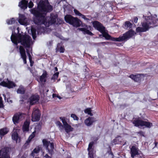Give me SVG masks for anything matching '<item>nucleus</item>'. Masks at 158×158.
I'll return each instance as SVG.
<instances>
[{
  "label": "nucleus",
  "mask_w": 158,
  "mask_h": 158,
  "mask_svg": "<svg viewBox=\"0 0 158 158\" xmlns=\"http://www.w3.org/2000/svg\"><path fill=\"white\" fill-rule=\"evenodd\" d=\"M32 13L35 16L33 19L34 23L37 25L44 24L47 25L48 26L55 23L56 19L58 18L57 15L51 13L50 17L48 19L45 17L46 13H42L39 11L34 9H32Z\"/></svg>",
  "instance_id": "1"
},
{
  "label": "nucleus",
  "mask_w": 158,
  "mask_h": 158,
  "mask_svg": "<svg viewBox=\"0 0 158 158\" xmlns=\"http://www.w3.org/2000/svg\"><path fill=\"white\" fill-rule=\"evenodd\" d=\"M157 15H155L153 16L151 15L150 16H145V21L141 23L142 27H138L136 28V31L137 33L144 32L148 31L151 28L157 26L156 18Z\"/></svg>",
  "instance_id": "2"
},
{
  "label": "nucleus",
  "mask_w": 158,
  "mask_h": 158,
  "mask_svg": "<svg viewBox=\"0 0 158 158\" xmlns=\"http://www.w3.org/2000/svg\"><path fill=\"white\" fill-rule=\"evenodd\" d=\"M136 34V33L134 30H130L123 34V35L120 36L119 37L114 38L111 36L109 40L118 42L127 41L129 39L131 38Z\"/></svg>",
  "instance_id": "3"
},
{
  "label": "nucleus",
  "mask_w": 158,
  "mask_h": 158,
  "mask_svg": "<svg viewBox=\"0 0 158 158\" xmlns=\"http://www.w3.org/2000/svg\"><path fill=\"white\" fill-rule=\"evenodd\" d=\"M19 43H21L22 45L25 48H30L31 46V42L32 39L28 35L22 34L19 33Z\"/></svg>",
  "instance_id": "4"
},
{
  "label": "nucleus",
  "mask_w": 158,
  "mask_h": 158,
  "mask_svg": "<svg viewBox=\"0 0 158 158\" xmlns=\"http://www.w3.org/2000/svg\"><path fill=\"white\" fill-rule=\"evenodd\" d=\"M39 10L41 12H50L53 10L52 6L50 4L48 1L45 0L40 1L38 5Z\"/></svg>",
  "instance_id": "5"
},
{
  "label": "nucleus",
  "mask_w": 158,
  "mask_h": 158,
  "mask_svg": "<svg viewBox=\"0 0 158 158\" xmlns=\"http://www.w3.org/2000/svg\"><path fill=\"white\" fill-rule=\"evenodd\" d=\"M65 22L73 26L79 27L82 22L77 17L74 18L71 15H66L64 17Z\"/></svg>",
  "instance_id": "6"
},
{
  "label": "nucleus",
  "mask_w": 158,
  "mask_h": 158,
  "mask_svg": "<svg viewBox=\"0 0 158 158\" xmlns=\"http://www.w3.org/2000/svg\"><path fill=\"white\" fill-rule=\"evenodd\" d=\"M133 123L135 126L137 127H143L148 128H150L152 126V124L150 122L143 121L139 119H135L133 122Z\"/></svg>",
  "instance_id": "7"
},
{
  "label": "nucleus",
  "mask_w": 158,
  "mask_h": 158,
  "mask_svg": "<svg viewBox=\"0 0 158 158\" xmlns=\"http://www.w3.org/2000/svg\"><path fill=\"white\" fill-rule=\"evenodd\" d=\"M82 28H79V30L83 32V33L85 34H88L91 36L94 35V34L90 31L92 28L91 26L89 25H87L85 24H82Z\"/></svg>",
  "instance_id": "8"
},
{
  "label": "nucleus",
  "mask_w": 158,
  "mask_h": 158,
  "mask_svg": "<svg viewBox=\"0 0 158 158\" xmlns=\"http://www.w3.org/2000/svg\"><path fill=\"white\" fill-rule=\"evenodd\" d=\"M43 143L46 149H47L49 153L52 154L53 149H54V144L52 143H51L50 141H47L46 139H43Z\"/></svg>",
  "instance_id": "9"
},
{
  "label": "nucleus",
  "mask_w": 158,
  "mask_h": 158,
  "mask_svg": "<svg viewBox=\"0 0 158 158\" xmlns=\"http://www.w3.org/2000/svg\"><path fill=\"white\" fill-rule=\"evenodd\" d=\"M93 27L96 30L99 31L101 33L105 29V27L102 24L97 21H95L92 22Z\"/></svg>",
  "instance_id": "10"
},
{
  "label": "nucleus",
  "mask_w": 158,
  "mask_h": 158,
  "mask_svg": "<svg viewBox=\"0 0 158 158\" xmlns=\"http://www.w3.org/2000/svg\"><path fill=\"white\" fill-rule=\"evenodd\" d=\"M40 114L37 109H34L31 115V120L33 122L37 121L40 118Z\"/></svg>",
  "instance_id": "11"
},
{
  "label": "nucleus",
  "mask_w": 158,
  "mask_h": 158,
  "mask_svg": "<svg viewBox=\"0 0 158 158\" xmlns=\"http://www.w3.org/2000/svg\"><path fill=\"white\" fill-rule=\"evenodd\" d=\"M24 118V114L23 113H16L14 115L12 120L14 123L16 124L22 120Z\"/></svg>",
  "instance_id": "12"
},
{
  "label": "nucleus",
  "mask_w": 158,
  "mask_h": 158,
  "mask_svg": "<svg viewBox=\"0 0 158 158\" xmlns=\"http://www.w3.org/2000/svg\"><path fill=\"white\" fill-rule=\"evenodd\" d=\"M0 158H10L9 154V149L7 148H4L0 150Z\"/></svg>",
  "instance_id": "13"
},
{
  "label": "nucleus",
  "mask_w": 158,
  "mask_h": 158,
  "mask_svg": "<svg viewBox=\"0 0 158 158\" xmlns=\"http://www.w3.org/2000/svg\"><path fill=\"white\" fill-rule=\"evenodd\" d=\"M27 19L25 15L23 14H20L19 16L18 22L22 25H27Z\"/></svg>",
  "instance_id": "14"
},
{
  "label": "nucleus",
  "mask_w": 158,
  "mask_h": 158,
  "mask_svg": "<svg viewBox=\"0 0 158 158\" xmlns=\"http://www.w3.org/2000/svg\"><path fill=\"white\" fill-rule=\"evenodd\" d=\"M0 85L7 87L9 88H13L15 86V85L13 82L9 81L8 80L7 82L3 81L0 83Z\"/></svg>",
  "instance_id": "15"
},
{
  "label": "nucleus",
  "mask_w": 158,
  "mask_h": 158,
  "mask_svg": "<svg viewBox=\"0 0 158 158\" xmlns=\"http://www.w3.org/2000/svg\"><path fill=\"white\" fill-rule=\"evenodd\" d=\"M18 35L19 34H17L15 33H12L10 37L11 41L16 46L17 45L18 43H19Z\"/></svg>",
  "instance_id": "16"
},
{
  "label": "nucleus",
  "mask_w": 158,
  "mask_h": 158,
  "mask_svg": "<svg viewBox=\"0 0 158 158\" xmlns=\"http://www.w3.org/2000/svg\"><path fill=\"white\" fill-rule=\"evenodd\" d=\"M19 50L21 58L23 59L24 63L26 64L27 61L25 50L23 47L21 46H20Z\"/></svg>",
  "instance_id": "17"
},
{
  "label": "nucleus",
  "mask_w": 158,
  "mask_h": 158,
  "mask_svg": "<svg viewBox=\"0 0 158 158\" xmlns=\"http://www.w3.org/2000/svg\"><path fill=\"white\" fill-rule=\"evenodd\" d=\"M28 1L26 0H22L19 3V6L21 9L25 10L28 7Z\"/></svg>",
  "instance_id": "18"
},
{
  "label": "nucleus",
  "mask_w": 158,
  "mask_h": 158,
  "mask_svg": "<svg viewBox=\"0 0 158 158\" xmlns=\"http://www.w3.org/2000/svg\"><path fill=\"white\" fill-rule=\"evenodd\" d=\"M39 97L38 95H33L30 98L29 102L31 105H33L39 100Z\"/></svg>",
  "instance_id": "19"
},
{
  "label": "nucleus",
  "mask_w": 158,
  "mask_h": 158,
  "mask_svg": "<svg viewBox=\"0 0 158 158\" xmlns=\"http://www.w3.org/2000/svg\"><path fill=\"white\" fill-rule=\"evenodd\" d=\"M96 121L95 118L93 117H89L85 120V123L87 126H90Z\"/></svg>",
  "instance_id": "20"
},
{
  "label": "nucleus",
  "mask_w": 158,
  "mask_h": 158,
  "mask_svg": "<svg viewBox=\"0 0 158 158\" xmlns=\"http://www.w3.org/2000/svg\"><path fill=\"white\" fill-rule=\"evenodd\" d=\"M138 150V148L135 146L132 147L131 149V156L133 158L135 155L139 154Z\"/></svg>",
  "instance_id": "21"
},
{
  "label": "nucleus",
  "mask_w": 158,
  "mask_h": 158,
  "mask_svg": "<svg viewBox=\"0 0 158 158\" xmlns=\"http://www.w3.org/2000/svg\"><path fill=\"white\" fill-rule=\"evenodd\" d=\"M74 12L76 15L81 16L82 18L84 20L87 21V22H88L90 20V19H89L86 18L85 15L82 14L77 10L76 9H74Z\"/></svg>",
  "instance_id": "22"
},
{
  "label": "nucleus",
  "mask_w": 158,
  "mask_h": 158,
  "mask_svg": "<svg viewBox=\"0 0 158 158\" xmlns=\"http://www.w3.org/2000/svg\"><path fill=\"white\" fill-rule=\"evenodd\" d=\"M133 24L129 21H126L125 22L123 25V27L126 29L132 30L131 29L132 27Z\"/></svg>",
  "instance_id": "23"
},
{
  "label": "nucleus",
  "mask_w": 158,
  "mask_h": 158,
  "mask_svg": "<svg viewBox=\"0 0 158 158\" xmlns=\"http://www.w3.org/2000/svg\"><path fill=\"white\" fill-rule=\"evenodd\" d=\"M26 89L22 85H20L17 89V92L18 94H23L25 93Z\"/></svg>",
  "instance_id": "24"
},
{
  "label": "nucleus",
  "mask_w": 158,
  "mask_h": 158,
  "mask_svg": "<svg viewBox=\"0 0 158 158\" xmlns=\"http://www.w3.org/2000/svg\"><path fill=\"white\" fill-rule=\"evenodd\" d=\"M12 138L13 140H15L17 142L18 136L17 130L15 129H14L12 132Z\"/></svg>",
  "instance_id": "25"
},
{
  "label": "nucleus",
  "mask_w": 158,
  "mask_h": 158,
  "mask_svg": "<svg viewBox=\"0 0 158 158\" xmlns=\"http://www.w3.org/2000/svg\"><path fill=\"white\" fill-rule=\"evenodd\" d=\"M47 74L46 71H44L42 75L40 77V80L41 82H45L47 77Z\"/></svg>",
  "instance_id": "26"
},
{
  "label": "nucleus",
  "mask_w": 158,
  "mask_h": 158,
  "mask_svg": "<svg viewBox=\"0 0 158 158\" xmlns=\"http://www.w3.org/2000/svg\"><path fill=\"white\" fill-rule=\"evenodd\" d=\"M42 148L41 146H39L36 147L32 151L31 155L34 156H35V154H37L40 151Z\"/></svg>",
  "instance_id": "27"
},
{
  "label": "nucleus",
  "mask_w": 158,
  "mask_h": 158,
  "mask_svg": "<svg viewBox=\"0 0 158 158\" xmlns=\"http://www.w3.org/2000/svg\"><path fill=\"white\" fill-rule=\"evenodd\" d=\"M9 131V130L7 128H4L0 130V137L1 138L3 136L6 134Z\"/></svg>",
  "instance_id": "28"
},
{
  "label": "nucleus",
  "mask_w": 158,
  "mask_h": 158,
  "mask_svg": "<svg viewBox=\"0 0 158 158\" xmlns=\"http://www.w3.org/2000/svg\"><path fill=\"white\" fill-rule=\"evenodd\" d=\"M63 127L65 131L67 133H68L70 131H72L73 130V128L68 124L64 126Z\"/></svg>",
  "instance_id": "29"
},
{
  "label": "nucleus",
  "mask_w": 158,
  "mask_h": 158,
  "mask_svg": "<svg viewBox=\"0 0 158 158\" xmlns=\"http://www.w3.org/2000/svg\"><path fill=\"white\" fill-rule=\"evenodd\" d=\"M129 77L135 81H139L140 79L139 76L138 75H134L132 74L130 75Z\"/></svg>",
  "instance_id": "30"
},
{
  "label": "nucleus",
  "mask_w": 158,
  "mask_h": 158,
  "mask_svg": "<svg viewBox=\"0 0 158 158\" xmlns=\"http://www.w3.org/2000/svg\"><path fill=\"white\" fill-rule=\"evenodd\" d=\"M102 35V36L104 37L106 39L109 40L111 36L109 35L107 32H105V29L104 30V31L101 32Z\"/></svg>",
  "instance_id": "31"
},
{
  "label": "nucleus",
  "mask_w": 158,
  "mask_h": 158,
  "mask_svg": "<svg viewBox=\"0 0 158 158\" xmlns=\"http://www.w3.org/2000/svg\"><path fill=\"white\" fill-rule=\"evenodd\" d=\"M56 126H58L59 129V130L61 131H62L64 130L63 125H62V123L59 121H57L56 122Z\"/></svg>",
  "instance_id": "32"
},
{
  "label": "nucleus",
  "mask_w": 158,
  "mask_h": 158,
  "mask_svg": "<svg viewBox=\"0 0 158 158\" xmlns=\"http://www.w3.org/2000/svg\"><path fill=\"white\" fill-rule=\"evenodd\" d=\"M29 123L28 122H26L24 123L23 127V130L24 131H27L29 129Z\"/></svg>",
  "instance_id": "33"
},
{
  "label": "nucleus",
  "mask_w": 158,
  "mask_h": 158,
  "mask_svg": "<svg viewBox=\"0 0 158 158\" xmlns=\"http://www.w3.org/2000/svg\"><path fill=\"white\" fill-rule=\"evenodd\" d=\"M31 31L32 34V35L33 39H35L36 38V29L32 27L31 29Z\"/></svg>",
  "instance_id": "34"
},
{
  "label": "nucleus",
  "mask_w": 158,
  "mask_h": 158,
  "mask_svg": "<svg viewBox=\"0 0 158 158\" xmlns=\"http://www.w3.org/2000/svg\"><path fill=\"white\" fill-rule=\"evenodd\" d=\"M56 72L53 75V76L52 77L51 79L53 81H55L56 79H57L58 77L59 73L57 72L58 70H55Z\"/></svg>",
  "instance_id": "35"
},
{
  "label": "nucleus",
  "mask_w": 158,
  "mask_h": 158,
  "mask_svg": "<svg viewBox=\"0 0 158 158\" xmlns=\"http://www.w3.org/2000/svg\"><path fill=\"white\" fill-rule=\"evenodd\" d=\"M88 158H94L96 156L95 153L94 151H90L88 152Z\"/></svg>",
  "instance_id": "36"
},
{
  "label": "nucleus",
  "mask_w": 158,
  "mask_h": 158,
  "mask_svg": "<svg viewBox=\"0 0 158 158\" xmlns=\"http://www.w3.org/2000/svg\"><path fill=\"white\" fill-rule=\"evenodd\" d=\"M15 20L14 18H12L10 19L6 20V22L8 24H12L15 23Z\"/></svg>",
  "instance_id": "37"
},
{
  "label": "nucleus",
  "mask_w": 158,
  "mask_h": 158,
  "mask_svg": "<svg viewBox=\"0 0 158 158\" xmlns=\"http://www.w3.org/2000/svg\"><path fill=\"white\" fill-rule=\"evenodd\" d=\"M35 132H34L32 133L30 135V136L29 137L28 140L26 142V143H29L30 142L31 140L35 136Z\"/></svg>",
  "instance_id": "38"
},
{
  "label": "nucleus",
  "mask_w": 158,
  "mask_h": 158,
  "mask_svg": "<svg viewBox=\"0 0 158 158\" xmlns=\"http://www.w3.org/2000/svg\"><path fill=\"white\" fill-rule=\"evenodd\" d=\"M91 111L92 110L90 108H88L85 109L84 110V112L85 113L87 114L90 116H92L93 114L91 113Z\"/></svg>",
  "instance_id": "39"
},
{
  "label": "nucleus",
  "mask_w": 158,
  "mask_h": 158,
  "mask_svg": "<svg viewBox=\"0 0 158 158\" xmlns=\"http://www.w3.org/2000/svg\"><path fill=\"white\" fill-rule=\"evenodd\" d=\"M94 142H92L89 143L88 148V152L90 151H94V149L92 148L94 144Z\"/></svg>",
  "instance_id": "40"
},
{
  "label": "nucleus",
  "mask_w": 158,
  "mask_h": 158,
  "mask_svg": "<svg viewBox=\"0 0 158 158\" xmlns=\"http://www.w3.org/2000/svg\"><path fill=\"white\" fill-rule=\"evenodd\" d=\"M60 119L62 121V122L63 124V126H64L68 124L66 120L65 117H60Z\"/></svg>",
  "instance_id": "41"
},
{
  "label": "nucleus",
  "mask_w": 158,
  "mask_h": 158,
  "mask_svg": "<svg viewBox=\"0 0 158 158\" xmlns=\"http://www.w3.org/2000/svg\"><path fill=\"white\" fill-rule=\"evenodd\" d=\"M57 51H59L60 53H64V52L65 49L64 47L61 46L60 48H57Z\"/></svg>",
  "instance_id": "42"
},
{
  "label": "nucleus",
  "mask_w": 158,
  "mask_h": 158,
  "mask_svg": "<svg viewBox=\"0 0 158 158\" xmlns=\"http://www.w3.org/2000/svg\"><path fill=\"white\" fill-rule=\"evenodd\" d=\"M34 4L31 1H30L28 4V6L29 8H32Z\"/></svg>",
  "instance_id": "43"
},
{
  "label": "nucleus",
  "mask_w": 158,
  "mask_h": 158,
  "mask_svg": "<svg viewBox=\"0 0 158 158\" xmlns=\"http://www.w3.org/2000/svg\"><path fill=\"white\" fill-rule=\"evenodd\" d=\"M26 51H27V54L28 55V57H29V61L30 62H31V60H32V57H31L30 54L29 53V50L28 49H27Z\"/></svg>",
  "instance_id": "44"
},
{
  "label": "nucleus",
  "mask_w": 158,
  "mask_h": 158,
  "mask_svg": "<svg viewBox=\"0 0 158 158\" xmlns=\"http://www.w3.org/2000/svg\"><path fill=\"white\" fill-rule=\"evenodd\" d=\"M71 116L72 118H73L74 120H78V118L75 114H71Z\"/></svg>",
  "instance_id": "45"
},
{
  "label": "nucleus",
  "mask_w": 158,
  "mask_h": 158,
  "mask_svg": "<svg viewBox=\"0 0 158 158\" xmlns=\"http://www.w3.org/2000/svg\"><path fill=\"white\" fill-rule=\"evenodd\" d=\"M137 133L138 134H140L141 136H144V132L142 131H140L139 132H137Z\"/></svg>",
  "instance_id": "46"
},
{
  "label": "nucleus",
  "mask_w": 158,
  "mask_h": 158,
  "mask_svg": "<svg viewBox=\"0 0 158 158\" xmlns=\"http://www.w3.org/2000/svg\"><path fill=\"white\" fill-rule=\"evenodd\" d=\"M138 18L137 17H135L134 18L133 22L134 23H137Z\"/></svg>",
  "instance_id": "47"
},
{
  "label": "nucleus",
  "mask_w": 158,
  "mask_h": 158,
  "mask_svg": "<svg viewBox=\"0 0 158 158\" xmlns=\"http://www.w3.org/2000/svg\"><path fill=\"white\" fill-rule=\"evenodd\" d=\"M3 106V104L2 101V98L0 97V107H2Z\"/></svg>",
  "instance_id": "48"
},
{
  "label": "nucleus",
  "mask_w": 158,
  "mask_h": 158,
  "mask_svg": "<svg viewBox=\"0 0 158 158\" xmlns=\"http://www.w3.org/2000/svg\"><path fill=\"white\" fill-rule=\"evenodd\" d=\"M155 66V65L154 64V63H152L150 65V69H152V68L153 69L154 68V67H153V66Z\"/></svg>",
  "instance_id": "49"
},
{
  "label": "nucleus",
  "mask_w": 158,
  "mask_h": 158,
  "mask_svg": "<svg viewBox=\"0 0 158 158\" xmlns=\"http://www.w3.org/2000/svg\"><path fill=\"white\" fill-rule=\"evenodd\" d=\"M44 157L46 158H51L50 156H49L48 154H46L45 156Z\"/></svg>",
  "instance_id": "50"
},
{
  "label": "nucleus",
  "mask_w": 158,
  "mask_h": 158,
  "mask_svg": "<svg viewBox=\"0 0 158 158\" xmlns=\"http://www.w3.org/2000/svg\"><path fill=\"white\" fill-rule=\"evenodd\" d=\"M30 65L31 66H32L33 65V64L34 63V61H32V60H31V62H30Z\"/></svg>",
  "instance_id": "51"
},
{
  "label": "nucleus",
  "mask_w": 158,
  "mask_h": 158,
  "mask_svg": "<svg viewBox=\"0 0 158 158\" xmlns=\"http://www.w3.org/2000/svg\"><path fill=\"white\" fill-rule=\"evenodd\" d=\"M52 97L53 98H54L56 97V94H53Z\"/></svg>",
  "instance_id": "52"
},
{
  "label": "nucleus",
  "mask_w": 158,
  "mask_h": 158,
  "mask_svg": "<svg viewBox=\"0 0 158 158\" xmlns=\"http://www.w3.org/2000/svg\"><path fill=\"white\" fill-rule=\"evenodd\" d=\"M156 23H158V19H156ZM158 24H157V25Z\"/></svg>",
  "instance_id": "53"
},
{
  "label": "nucleus",
  "mask_w": 158,
  "mask_h": 158,
  "mask_svg": "<svg viewBox=\"0 0 158 158\" xmlns=\"http://www.w3.org/2000/svg\"><path fill=\"white\" fill-rule=\"evenodd\" d=\"M155 146H156V145L157 144V143H155Z\"/></svg>",
  "instance_id": "54"
},
{
  "label": "nucleus",
  "mask_w": 158,
  "mask_h": 158,
  "mask_svg": "<svg viewBox=\"0 0 158 158\" xmlns=\"http://www.w3.org/2000/svg\"><path fill=\"white\" fill-rule=\"evenodd\" d=\"M21 158H25L24 156H22Z\"/></svg>",
  "instance_id": "55"
},
{
  "label": "nucleus",
  "mask_w": 158,
  "mask_h": 158,
  "mask_svg": "<svg viewBox=\"0 0 158 158\" xmlns=\"http://www.w3.org/2000/svg\"><path fill=\"white\" fill-rule=\"evenodd\" d=\"M54 69H57V67H55L54 68Z\"/></svg>",
  "instance_id": "56"
},
{
  "label": "nucleus",
  "mask_w": 158,
  "mask_h": 158,
  "mask_svg": "<svg viewBox=\"0 0 158 158\" xmlns=\"http://www.w3.org/2000/svg\"><path fill=\"white\" fill-rule=\"evenodd\" d=\"M58 97L59 98H60V97Z\"/></svg>",
  "instance_id": "57"
},
{
  "label": "nucleus",
  "mask_w": 158,
  "mask_h": 158,
  "mask_svg": "<svg viewBox=\"0 0 158 158\" xmlns=\"http://www.w3.org/2000/svg\"><path fill=\"white\" fill-rule=\"evenodd\" d=\"M40 125H38V126H36V127H40Z\"/></svg>",
  "instance_id": "58"
},
{
  "label": "nucleus",
  "mask_w": 158,
  "mask_h": 158,
  "mask_svg": "<svg viewBox=\"0 0 158 158\" xmlns=\"http://www.w3.org/2000/svg\"><path fill=\"white\" fill-rule=\"evenodd\" d=\"M32 69H31V72H32Z\"/></svg>",
  "instance_id": "59"
},
{
  "label": "nucleus",
  "mask_w": 158,
  "mask_h": 158,
  "mask_svg": "<svg viewBox=\"0 0 158 158\" xmlns=\"http://www.w3.org/2000/svg\"><path fill=\"white\" fill-rule=\"evenodd\" d=\"M48 90H47V92H48Z\"/></svg>",
  "instance_id": "60"
}]
</instances>
